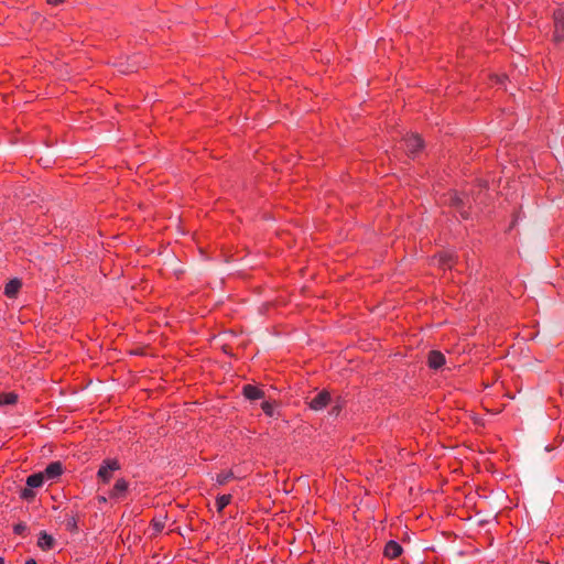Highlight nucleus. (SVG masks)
<instances>
[{
  "instance_id": "1",
  "label": "nucleus",
  "mask_w": 564,
  "mask_h": 564,
  "mask_svg": "<svg viewBox=\"0 0 564 564\" xmlns=\"http://www.w3.org/2000/svg\"><path fill=\"white\" fill-rule=\"evenodd\" d=\"M444 203L455 207L464 219L469 217V212L466 209V206L469 207L470 200L467 195L451 191L444 195Z\"/></svg>"
},
{
  "instance_id": "2",
  "label": "nucleus",
  "mask_w": 564,
  "mask_h": 564,
  "mask_svg": "<svg viewBox=\"0 0 564 564\" xmlns=\"http://www.w3.org/2000/svg\"><path fill=\"white\" fill-rule=\"evenodd\" d=\"M120 469V464L115 458H108L100 465L97 477L104 482L108 484L112 478V473Z\"/></svg>"
},
{
  "instance_id": "3",
  "label": "nucleus",
  "mask_w": 564,
  "mask_h": 564,
  "mask_svg": "<svg viewBox=\"0 0 564 564\" xmlns=\"http://www.w3.org/2000/svg\"><path fill=\"white\" fill-rule=\"evenodd\" d=\"M404 150L409 155H415L423 149V141L417 134H408L402 139Z\"/></svg>"
},
{
  "instance_id": "4",
  "label": "nucleus",
  "mask_w": 564,
  "mask_h": 564,
  "mask_svg": "<svg viewBox=\"0 0 564 564\" xmlns=\"http://www.w3.org/2000/svg\"><path fill=\"white\" fill-rule=\"evenodd\" d=\"M553 20H554V26H555L553 37L556 43H560V42L564 41V9L563 8H558L557 10L554 11Z\"/></svg>"
},
{
  "instance_id": "5",
  "label": "nucleus",
  "mask_w": 564,
  "mask_h": 564,
  "mask_svg": "<svg viewBox=\"0 0 564 564\" xmlns=\"http://www.w3.org/2000/svg\"><path fill=\"white\" fill-rule=\"evenodd\" d=\"M128 488H129V484L126 479H123V478L118 479L109 492V498L115 499V500H121V499L126 498Z\"/></svg>"
},
{
  "instance_id": "6",
  "label": "nucleus",
  "mask_w": 564,
  "mask_h": 564,
  "mask_svg": "<svg viewBox=\"0 0 564 564\" xmlns=\"http://www.w3.org/2000/svg\"><path fill=\"white\" fill-rule=\"evenodd\" d=\"M63 471L64 468L61 462H52L45 467L42 474L46 480L54 481L63 474Z\"/></svg>"
},
{
  "instance_id": "7",
  "label": "nucleus",
  "mask_w": 564,
  "mask_h": 564,
  "mask_svg": "<svg viewBox=\"0 0 564 564\" xmlns=\"http://www.w3.org/2000/svg\"><path fill=\"white\" fill-rule=\"evenodd\" d=\"M330 401V394L326 390L321 391L317 393L311 401H310V408L315 411L323 410L327 406V404Z\"/></svg>"
},
{
  "instance_id": "8",
  "label": "nucleus",
  "mask_w": 564,
  "mask_h": 564,
  "mask_svg": "<svg viewBox=\"0 0 564 564\" xmlns=\"http://www.w3.org/2000/svg\"><path fill=\"white\" fill-rule=\"evenodd\" d=\"M446 362V358L445 356L438 351V350H432L430 351L429 356H427V364H429V367L434 369V370H438L440 368H442Z\"/></svg>"
},
{
  "instance_id": "9",
  "label": "nucleus",
  "mask_w": 564,
  "mask_h": 564,
  "mask_svg": "<svg viewBox=\"0 0 564 564\" xmlns=\"http://www.w3.org/2000/svg\"><path fill=\"white\" fill-rule=\"evenodd\" d=\"M242 394L246 399H248L250 401H254V400L264 398V391L256 386H252V384L243 386Z\"/></svg>"
},
{
  "instance_id": "10",
  "label": "nucleus",
  "mask_w": 564,
  "mask_h": 564,
  "mask_svg": "<svg viewBox=\"0 0 564 564\" xmlns=\"http://www.w3.org/2000/svg\"><path fill=\"white\" fill-rule=\"evenodd\" d=\"M55 540L46 531H41L37 539V546L43 551H50L54 547Z\"/></svg>"
},
{
  "instance_id": "11",
  "label": "nucleus",
  "mask_w": 564,
  "mask_h": 564,
  "mask_svg": "<svg viewBox=\"0 0 564 564\" xmlns=\"http://www.w3.org/2000/svg\"><path fill=\"white\" fill-rule=\"evenodd\" d=\"M402 546L397 541H389L384 546V555L388 558L394 560L402 554Z\"/></svg>"
},
{
  "instance_id": "12",
  "label": "nucleus",
  "mask_w": 564,
  "mask_h": 564,
  "mask_svg": "<svg viewBox=\"0 0 564 564\" xmlns=\"http://www.w3.org/2000/svg\"><path fill=\"white\" fill-rule=\"evenodd\" d=\"M21 288V281L18 279L10 280L4 288V294L8 297H14Z\"/></svg>"
},
{
  "instance_id": "13",
  "label": "nucleus",
  "mask_w": 564,
  "mask_h": 564,
  "mask_svg": "<svg viewBox=\"0 0 564 564\" xmlns=\"http://www.w3.org/2000/svg\"><path fill=\"white\" fill-rule=\"evenodd\" d=\"M45 480L46 479L43 476L42 471L41 473H35V474L30 475L26 478V485L30 488H39V487H41L44 484Z\"/></svg>"
},
{
  "instance_id": "14",
  "label": "nucleus",
  "mask_w": 564,
  "mask_h": 564,
  "mask_svg": "<svg viewBox=\"0 0 564 564\" xmlns=\"http://www.w3.org/2000/svg\"><path fill=\"white\" fill-rule=\"evenodd\" d=\"M235 478L232 470H223L215 477V481L219 486H224Z\"/></svg>"
},
{
  "instance_id": "15",
  "label": "nucleus",
  "mask_w": 564,
  "mask_h": 564,
  "mask_svg": "<svg viewBox=\"0 0 564 564\" xmlns=\"http://www.w3.org/2000/svg\"><path fill=\"white\" fill-rule=\"evenodd\" d=\"M231 495H220L216 499V508L218 512H221L231 502Z\"/></svg>"
},
{
  "instance_id": "16",
  "label": "nucleus",
  "mask_w": 564,
  "mask_h": 564,
  "mask_svg": "<svg viewBox=\"0 0 564 564\" xmlns=\"http://www.w3.org/2000/svg\"><path fill=\"white\" fill-rule=\"evenodd\" d=\"M18 400V395L13 392H7L0 394V405H11Z\"/></svg>"
},
{
  "instance_id": "17",
  "label": "nucleus",
  "mask_w": 564,
  "mask_h": 564,
  "mask_svg": "<svg viewBox=\"0 0 564 564\" xmlns=\"http://www.w3.org/2000/svg\"><path fill=\"white\" fill-rule=\"evenodd\" d=\"M151 525L155 533H160L165 527V517H155L151 521Z\"/></svg>"
},
{
  "instance_id": "18",
  "label": "nucleus",
  "mask_w": 564,
  "mask_h": 564,
  "mask_svg": "<svg viewBox=\"0 0 564 564\" xmlns=\"http://www.w3.org/2000/svg\"><path fill=\"white\" fill-rule=\"evenodd\" d=\"M261 409L264 412V414L270 417L275 415V405H274V403H272L270 401H263L261 403Z\"/></svg>"
},
{
  "instance_id": "19",
  "label": "nucleus",
  "mask_w": 564,
  "mask_h": 564,
  "mask_svg": "<svg viewBox=\"0 0 564 564\" xmlns=\"http://www.w3.org/2000/svg\"><path fill=\"white\" fill-rule=\"evenodd\" d=\"M26 530V525L24 523H18L14 525L13 531L15 534H23Z\"/></svg>"
},
{
  "instance_id": "20",
  "label": "nucleus",
  "mask_w": 564,
  "mask_h": 564,
  "mask_svg": "<svg viewBox=\"0 0 564 564\" xmlns=\"http://www.w3.org/2000/svg\"><path fill=\"white\" fill-rule=\"evenodd\" d=\"M32 496H33V492L30 489H24L23 492H22V497L23 498H29V497H32Z\"/></svg>"
},
{
  "instance_id": "21",
  "label": "nucleus",
  "mask_w": 564,
  "mask_h": 564,
  "mask_svg": "<svg viewBox=\"0 0 564 564\" xmlns=\"http://www.w3.org/2000/svg\"><path fill=\"white\" fill-rule=\"evenodd\" d=\"M24 564H37L34 558H29Z\"/></svg>"
},
{
  "instance_id": "22",
  "label": "nucleus",
  "mask_w": 564,
  "mask_h": 564,
  "mask_svg": "<svg viewBox=\"0 0 564 564\" xmlns=\"http://www.w3.org/2000/svg\"><path fill=\"white\" fill-rule=\"evenodd\" d=\"M443 265H444V269H446V268L451 269L452 268V263L446 262V261H443Z\"/></svg>"
},
{
  "instance_id": "23",
  "label": "nucleus",
  "mask_w": 564,
  "mask_h": 564,
  "mask_svg": "<svg viewBox=\"0 0 564 564\" xmlns=\"http://www.w3.org/2000/svg\"><path fill=\"white\" fill-rule=\"evenodd\" d=\"M62 0H47L51 4H58Z\"/></svg>"
},
{
  "instance_id": "24",
  "label": "nucleus",
  "mask_w": 564,
  "mask_h": 564,
  "mask_svg": "<svg viewBox=\"0 0 564 564\" xmlns=\"http://www.w3.org/2000/svg\"><path fill=\"white\" fill-rule=\"evenodd\" d=\"M337 411H339V405L334 406V412H337Z\"/></svg>"
},
{
  "instance_id": "25",
  "label": "nucleus",
  "mask_w": 564,
  "mask_h": 564,
  "mask_svg": "<svg viewBox=\"0 0 564 564\" xmlns=\"http://www.w3.org/2000/svg\"><path fill=\"white\" fill-rule=\"evenodd\" d=\"M100 501L105 502L106 501V498L105 497H100L99 498Z\"/></svg>"
},
{
  "instance_id": "26",
  "label": "nucleus",
  "mask_w": 564,
  "mask_h": 564,
  "mask_svg": "<svg viewBox=\"0 0 564 564\" xmlns=\"http://www.w3.org/2000/svg\"><path fill=\"white\" fill-rule=\"evenodd\" d=\"M3 563H4L3 557H0V564H3Z\"/></svg>"
}]
</instances>
